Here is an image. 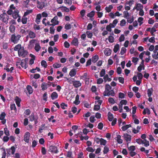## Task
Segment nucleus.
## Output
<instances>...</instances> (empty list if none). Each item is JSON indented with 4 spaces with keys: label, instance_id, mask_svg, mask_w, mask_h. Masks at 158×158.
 Segmentation results:
<instances>
[{
    "label": "nucleus",
    "instance_id": "f257e3e1",
    "mask_svg": "<svg viewBox=\"0 0 158 158\" xmlns=\"http://www.w3.org/2000/svg\"><path fill=\"white\" fill-rule=\"evenodd\" d=\"M18 53L19 56H22L23 58L26 57L28 54V52L26 50H25L24 48H23L20 50H19Z\"/></svg>",
    "mask_w": 158,
    "mask_h": 158
},
{
    "label": "nucleus",
    "instance_id": "f03ea898",
    "mask_svg": "<svg viewBox=\"0 0 158 158\" xmlns=\"http://www.w3.org/2000/svg\"><path fill=\"white\" fill-rule=\"evenodd\" d=\"M21 37V36L19 35L16 36L15 34H13L11 38V41L14 44H17Z\"/></svg>",
    "mask_w": 158,
    "mask_h": 158
},
{
    "label": "nucleus",
    "instance_id": "7ed1b4c3",
    "mask_svg": "<svg viewBox=\"0 0 158 158\" xmlns=\"http://www.w3.org/2000/svg\"><path fill=\"white\" fill-rule=\"evenodd\" d=\"M46 0H40V1H38L36 3L37 4V7L40 9H42L45 7L46 3L45 2Z\"/></svg>",
    "mask_w": 158,
    "mask_h": 158
},
{
    "label": "nucleus",
    "instance_id": "20e7f679",
    "mask_svg": "<svg viewBox=\"0 0 158 158\" xmlns=\"http://www.w3.org/2000/svg\"><path fill=\"white\" fill-rule=\"evenodd\" d=\"M48 151L52 153H57L58 152L56 147L55 146L52 145L49 146L48 149Z\"/></svg>",
    "mask_w": 158,
    "mask_h": 158
},
{
    "label": "nucleus",
    "instance_id": "39448f33",
    "mask_svg": "<svg viewBox=\"0 0 158 158\" xmlns=\"http://www.w3.org/2000/svg\"><path fill=\"white\" fill-rule=\"evenodd\" d=\"M9 19V16L8 15H0V20L6 24L8 23V21Z\"/></svg>",
    "mask_w": 158,
    "mask_h": 158
},
{
    "label": "nucleus",
    "instance_id": "423d86ee",
    "mask_svg": "<svg viewBox=\"0 0 158 158\" xmlns=\"http://www.w3.org/2000/svg\"><path fill=\"white\" fill-rule=\"evenodd\" d=\"M115 93L114 90V89L110 90L108 92L104 91L103 93V95L104 96H114Z\"/></svg>",
    "mask_w": 158,
    "mask_h": 158
},
{
    "label": "nucleus",
    "instance_id": "0eeeda50",
    "mask_svg": "<svg viewBox=\"0 0 158 158\" xmlns=\"http://www.w3.org/2000/svg\"><path fill=\"white\" fill-rule=\"evenodd\" d=\"M70 83L73 84L74 87L76 88H78L81 85V83L79 81H72Z\"/></svg>",
    "mask_w": 158,
    "mask_h": 158
},
{
    "label": "nucleus",
    "instance_id": "6e6552de",
    "mask_svg": "<svg viewBox=\"0 0 158 158\" xmlns=\"http://www.w3.org/2000/svg\"><path fill=\"white\" fill-rule=\"evenodd\" d=\"M30 134L29 132H27L25 134L24 136V140L27 143L29 142Z\"/></svg>",
    "mask_w": 158,
    "mask_h": 158
},
{
    "label": "nucleus",
    "instance_id": "1a4fd4ad",
    "mask_svg": "<svg viewBox=\"0 0 158 158\" xmlns=\"http://www.w3.org/2000/svg\"><path fill=\"white\" fill-rule=\"evenodd\" d=\"M20 64L21 66L23 68L26 69L28 66L27 64V63L26 59L22 60Z\"/></svg>",
    "mask_w": 158,
    "mask_h": 158
},
{
    "label": "nucleus",
    "instance_id": "9d476101",
    "mask_svg": "<svg viewBox=\"0 0 158 158\" xmlns=\"http://www.w3.org/2000/svg\"><path fill=\"white\" fill-rule=\"evenodd\" d=\"M123 137L125 140L127 142L131 141V136L127 134H124Z\"/></svg>",
    "mask_w": 158,
    "mask_h": 158
},
{
    "label": "nucleus",
    "instance_id": "9b49d317",
    "mask_svg": "<svg viewBox=\"0 0 158 158\" xmlns=\"http://www.w3.org/2000/svg\"><path fill=\"white\" fill-rule=\"evenodd\" d=\"M111 52L112 50L109 48H106L104 51V54L107 56L110 55Z\"/></svg>",
    "mask_w": 158,
    "mask_h": 158
},
{
    "label": "nucleus",
    "instance_id": "f8f14e48",
    "mask_svg": "<svg viewBox=\"0 0 158 158\" xmlns=\"http://www.w3.org/2000/svg\"><path fill=\"white\" fill-rule=\"evenodd\" d=\"M26 89L29 95L33 93V89L30 85H27V86Z\"/></svg>",
    "mask_w": 158,
    "mask_h": 158
},
{
    "label": "nucleus",
    "instance_id": "ddd939ff",
    "mask_svg": "<svg viewBox=\"0 0 158 158\" xmlns=\"http://www.w3.org/2000/svg\"><path fill=\"white\" fill-rule=\"evenodd\" d=\"M28 36L30 38L33 39L35 37L36 34L33 31L30 30L29 31Z\"/></svg>",
    "mask_w": 158,
    "mask_h": 158
},
{
    "label": "nucleus",
    "instance_id": "4468645a",
    "mask_svg": "<svg viewBox=\"0 0 158 158\" xmlns=\"http://www.w3.org/2000/svg\"><path fill=\"white\" fill-rule=\"evenodd\" d=\"M19 13V11L18 10H16L14 11V12L12 14V17L15 19H16L19 16L18 13Z\"/></svg>",
    "mask_w": 158,
    "mask_h": 158
},
{
    "label": "nucleus",
    "instance_id": "2eb2a0df",
    "mask_svg": "<svg viewBox=\"0 0 158 158\" xmlns=\"http://www.w3.org/2000/svg\"><path fill=\"white\" fill-rule=\"evenodd\" d=\"M51 97L52 100H54L58 98V94L56 92H53L51 94Z\"/></svg>",
    "mask_w": 158,
    "mask_h": 158
},
{
    "label": "nucleus",
    "instance_id": "dca6fc26",
    "mask_svg": "<svg viewBox=\"0 0 158 158\" xmlns=\"http://www.w3.org/2000/svg\"><path fill=\"white\" fill-rule=\"evenodd\" d=\"M108 120L110 122L112 121L113 119H114L113 114L111 113L110 112H108Z\"/></svg>",
    "mask_w": 158,
    "mask_h": 158
},
{
    "label": "nucleus",
    "instance_id": "f3484780",
    "mask_svg": "<svg viewBox=\"0 0 158 158\" xmlns=\"http://www.w3.org/2000/svg\"><path fill=\"white\" fill-rule=\"evenodd\" d=\"M99 59V56L97 54L93 56L92 57V61L93 63H96Z\"/></svg>",
    "mask_w": 158,
    "mask_h": 158
},
{
    "label": "nucleus",
    "instance_id": "a211bd4d",
    "mask_svg": "<svg viewBox=\"0 0 158 158\" xmlns=\"http://www.w3.org/2000/svg\"><path fill=\"white\" fill-rule=\"evenodd\" d=\"M71 43L74 46H78V39L77 38H74L73 40Z\"/></svg>",
    "mask_w": 158,
    "mask_h": 158
},
{
    "label": "nucleus",
    "instance_id": "6ab92c4d",
    "mask_svg": "<svg viewBox=\"0 0 158 158\" xmlns=\"http://www.w3.org/2000/svg\"><path fill=\"white\" fill-rule=\"evenodd\" d=\"M41 15L40 14H38L37 15L35 19V22L37 24L39 23L40 22V19L41 18Z\"/></svg>",
    "mask_w": 158,
    "mask_h": 158
},
{
    "label": "nucleus",
    "instance_id": "aec40b11",
    "mask_svg": "<svg viewBox=\"0 0 158 158\" xmlns=\"http://www.w3.org/2000/svg\"><path fill=\"white\" fill-rule=\"evenodd\" d=\"M46 128L47 127L45 126V124H42L41 126L40 127L39 129V132L40 133H41L42 132V130H43L46 129Z\"/></svg>",
    "mask_w": 158,
    "mask_h": 158
},
{
    "label": "nucleus",
    "instance_id": "412c9836",
    "mask_svg": "<svg viewBox=\"0 0 158 158\" xmlns=\"http://www.w3.org/2000/svg\"><path fill=\"white\" fill-rule=\"evenodd\" d=\"M76 73V70L74 69H73L70 71L69 73V75L71 77H72L75 76Z\"/></svg>",
    "mask_w": 158,
    "mask_h": 158
},
{
    "label": "nucleus",
    "instance_id": "4be33fe9",
    "mask_svg": "<svg viewBox=\"0 0 158 158\" xmlns=\"http://www.w3.org/2000/svg\"><path fill=\"white\" fill-rule=\"evenodd\" d=\"M16 104L18 107H20V102L21 101V99L19 98L18 97H16V98L15 99Z\"/></svg>",
    "mask_w": 158,
    "mask_h": 158
},
{
    "label": "nucleus",
    "instance_id": "5701e85b",
    "mask_svg": "<svg viewBox=\"0 0 158 158\" xmlns=\"http://www.w3.org/2000/svg\"><path fill=\"white\" fill-rule=\"evenodd\" d=\"M47 83L45 82H43L41 85V87L42 88V89L43 90H46L47 89Z\"/></svg>",
    "mask_w": 158,
    "mask_h": 158
},
{
    "label": "nucleus",
    "instance_id": "b1692460",
    "mask_svg": "<svg viewBox=\"0 0 158 158\" xmlns=\"http://www.w3.org/2000/svg\"><path fill=\"white\" fill-rule=\"evenodd\" d=\"M15 27L13 25H11L9 27V30L11 33H13L15 31Z\"/></svg>",
    "mask_w": 158,
    "mask_h": 158
},
{
    "label": "nucleus",
    "instance_id": "393cba45",
    "mask_svg": "<svg viewBox=\"0 0 158 158\" xmlns=\"http://www.w3.org/2000/svg\"><path fill=\"white\" fill-rule=\"evenodd\" d=\"M153 90L152 88L151 89H148L147 90V94L148 97H150L151 96Z\"/></svg>",
    "mask_w": 158,
    "mask_h": 158
},
{
    "label": "nucleus",
    "instance_id": "a878e982",
    "mask_svg": "<svg viewBox=\"0 0 158 158\" xmlns=\"http://www.w3.org/2000/svg\"><path fill=\"white\" fill-rule=\"evenodd\" d=\"M22 48H21V45L20 44H19L18 45L15 46L14 48V50L15 51H18L20 50Z\"/></svg>",
    "mask_w": 158,
    "mask_h": 158
},
{
    "label": "nucleus",
    "instance_id": "bb28decb",
    "mask_svg": "<svg viewBox=\"0 0 158 158\" xmlns=\"http://www.w3.org/2000/svg\"><path fill=\"white\" fill-rule=\"evenodd\" d=\"M36 117V116H34L33 113H32L29 117V120L31 122L33 121Z\"/></svg>",
    "mask_w": 158,
    "mask_h": 158
},
{
    "label": "nucleus",
    "instance_id": "cd10ccee",
    "mask_svg": "<svg viewBox=\"0 0 158 158\" xmlns=\"http://www.w3.org/2000/svg\"><path fill=\"white\" fill-rule=\"evenodd\" d=\"M41 48V47L40 45V44L39 43H36L35 44V50L38 52L40 50Z\"/></svg>",
    "mask_w": 158,
    "mask_h": 158
},
{
    "label": "nucleus",
    "instance_id": "c85d7f7f",
    "mask_svg": "<svg viewBox=\"0 0 158 158\" xmlns=\"http://www.w3.org/2000/svg\"><path fill=\"white\" fill-rule=\"evenodd\" d=\"M119 48V45L118 44H117L114 46L113 51L114 52L116 53L118 50Z\"/></svg>",
    "mask_w": 158,
    "mask_h": 158
},
{
    "label": "nucleus",
    "instance_id": "c756f323",
    "mask_svg": "<svg viewBox=\"0 0 158 158\" xmlns=\"http://www.w3.org/2000/svg\"><path fill=\"white\" fill-rule=\"evenodd\" d=\"M103 79L104 80L105 82H106L107 81H110L111 80V79L110 78L108 77V75L106 74L103 77Z\"/></svg>",
    "mask_w": 158,
    "mask_h": 158
},
{
    "label": "nucleus",
    "instance_id": "7c9ffc66",
    "mask_svg": "<svg viewBox=\"0 0 158 158\" xmlns=\"http://www.w3.org/2000/svg\"><path fill=\"white\" fill-rule=\"evenodd\" d=\"M147 113L148 114H150V110L148 108H146L145 109L143 110V114L144 115L146 114Z\"/></svg>",
    "mask_w": 158,
    "mask_h": 158
},
{
    "label": "nucleus",
    "instance_id": "2f4dec72",
    "mask_svg": "<svg viewBox=\"0 0 158 158\" xmlns=\"http://www.w3.org/2000/svg\"><path fill=\"white\" fill-rule=\"evenodd\" d=\"M111 86L109 84H106L105 85V91L107 92L110 91L111 89Z\"/></svg>",
    "mask_w": 158,
    "mask_h": 158
},
{
    "label": "nucleus",
    "instance_id": "473e14b6",
    "mask_svg": "<svg viewBox=\"0 0 158 158\" xmlns=\"http://www.w3.org/2000/svg\"><path fill=\"white\" fill-rule=\"evenodd\" d=\"M32 10H27L24 13L23 17H25L30 14V13H31L32 12Z\"/></svg>",
    "mask_w": 158,
    "mask_h": 158
},
{
    "label": "nucleus",
    "instance_id": "72a5a7b5",
    "mask_svg": "<svg viewBox=\"0 0 158 158\" xmlns=\"http://www.w3.org/2000/svg\"><path fill=\"white\" fill-rule=\"evenodd\" d=\"M94 15L95 12L94 11H92L88 13L87 15V16L90 18H92Z\"/></svg>",
    "mask_w": 158,
    "mask_h": 158
},
{
    "label": "nucleus",
    "instance_id": "f704fd0d",
    "mask_svg": "<svg viewBox=\"0 0 158 158\" xmlns=\"http://www.w3.org/2000/svg\"><path fill=\"white\" fill-rule=\"evenodd\" d=\"M36 69H37V71L38 72H40V69L39 68L36 67L35 69H30V72L33 73H35V70H36Z\"/></svg>",
    "mask_w": 158,
    "mask_h": 158
},
{
    "label": "nucleus",
    "instance_id": "c9c22d12",
    "mask_svg": "<svg viewBox=\"0 0 158 158\" xmlns=\"http://www.w3.org/2000/svg\"><path fill=\"white\" fill-rule=\"evenodd\" d=\"M6 116V114L4 112H2L1 114H0V120H3Z\"/></svg>",
    "mask_w": 158,
    "mask_h": 158
},
{
    "label": "nucleus",
    "instance_id": "e433bc0d",
    "mask_svg": "<svg viewBox=\"0 0 158 158\" xmlns=\"http://www.w3.org/2000/svg\"><path fill=\"white\" fill-rule=\"evenodd\" d=\"M61 64H60L55 63L53 64V66L55 68H60L61 66Z\"/></svg>",
    "mask_w": 158,
    "mask_h": 158
},
{
    "label": "nucleus",
    "instance_id": "4c0bfd02",
    "mask_svg": "<svg viewBox=\"0 0 158 158\" xmlns=\"http://www.w3.org/2000/svg\"><path fill=\"white\" fill-rule=\"evenodd\" d=\"M41 65L44 68H46L47 67V64L45 60H43L41 62Z\"/></svg>",
    "mask_w": 158,
    "mask_h": 158
},
{
    "label": "nucleus",
    "instance_id": "58836bf2",
    "mask_svg": "<svg viewBox=\"0 0 158 158\" xmlns=\"http://www.w3.org/2000/svg\"><path fill=\"white\" fill-rule=\"evenodd\" d=\"M106 140L102 138H101L100 145L105 146L106 144Z\"/></svg>",
    "mask_w": 158,
    "mask_h": 158
},
{
    "label": "nucleus",
    "instance_id": "ea45409f",
    "mask_svg": "<svg viewBox=\"0 0 158 158\" xmlns=\"http://www.w3.org/2000/svg\"><path fill=\"white\" fill-rule=\"evenodd\" d=\"M27 17L23 16L22 19V22L23 24H26L27 23Z\"/></svg>",
    "mask_w": 158,
    "mask_h": 158
},
{
    "label": "nucleus",
    "instance_id": "a19ab883",
    "mask_svg": "<svg viewBox=\"0 0 158 158\" xmlns=\"http://www.w3.org/2000/svg\"><path fill=\"white\" fill-rule=\"evenodd\" d=\"M64 28L67 30L70 29L71 28V24L69 23L66 24L65 25Z\"/></svg>",
    "mask_w": 158,
    "mask_h": 158
},
{
    "label": "nucleus",
    "instance_id": "79ce46f5",
    "mask_svg": "<svg viewBox=\"0 0 158 158\" xmlns=\"http://www.w3.org/2000/svg\"><path fill=\"white\" fill-rule=\"evenodd\" d=\"M109 148L107 146H105L104 148L103 153L104 154L107 153L109 151Z\"/></svg>",
    "mask_w": 158,
    "mask_h": 158
},
{
    "label": "nucleus",
    "instance_id": "37998d69",
    "mask_svg": "<svg viewBox=\"0 0 158 158\" xmlns=\"http://www.w3.org/2000/svg\"><path fill=\"white\" fill-rule=\"evenodd\" d=\"M127 21L128 23H132L134 20V18L133 16H131V18H127Z\"/></svg>",
    "mask_w": 158,
    "mask_h": 158
},
{
    "label": "nucleus",
    "instance_id": "c03bdc74",
    "mask_svg": "<svg viewBox=\"0 0 158 158\" xmlns=\"http://www.w3.org/2000/svg\"><path fill=\"white\" fill-rule=\"evenodd\" d=\"M86 34L87 35V37L88 38H91L93 36V34L92 32L89 31H86Z\"/></svg>",
    "mask_w": 158,
    "mask_h": 158
},
{
    "label": "nucleus",
    "instance_id": "a18cd8bd",
    "mask_svg": "<svg viewBox=\"0 0 158 158\" xmlns=\"http://www.w3.org/2000/svg\"><path fill=\"white\" fill-rule=\"evenodd\" d=\"M108 40L110 43H112L114 41V38L112 36L110 35L108 37Z\"/></svg>",
    "mask_w": 158,
    "mask_h": 158
},
{
    "label": "nucleus",
    "instance_id": "49530a36",
    "mask_svg": "<svg viewBox=\"0 0 158 158\" xmlns=\"http://www.w3.org/2000/svg\"><path fill=\"white\" fill-rule=\"evenodd\" d=\"M127 49L124 47H122L121 48V51H120V54L121 55H123L126 52Z\"/></svg>",
    "mask_w": 158,
    "mask_h": 158
},
{
    "label": "nucleus",
    "instance_id": "de8ad7c7",
    "mask_svg": "<svg viewBox=\"0 0 158 158\" xmlns=\"http://www.w3.org/2000/svg\"><path fill=\"white\" fill-rule=\"evenodd\" d=\"M127 103V101L126 100H122L120 102L119 104L123 106V105H126Z\"/></svg>",
    "mask_w": 158,
    "mask_h": 158
},
{
    "label": "nucleus",
    "instance_id": "09e8293b",
    "mask_svg": "<svg viewBox=\"0 0 158 158\" xmlns=\"http://www.w3.org/2000/svg\"><path fill=\"white\" fill-rule=\"evenodd\" d=\"M108 101L109 103L112 104H114L115 103L114 99H113V98L111 97L109 98L108 99Z\"/></svg>",
    "mask_w": 158,
    "mask_h": 158
},
{
    "label": "nucleus",
    "instance_id": "8fccbe9b",
    "mask_svg": "<svg viewBox=\"0 0 158 158\" xmlns=\"http://www.w3.org/2000/svg\"><path fill=\"white\" fill-rule=\"evenodd\" d=\"M31 85L34 86L35 88H37L38 86L36 82V81H31Z\"/></svg>",
    "mask_w": 158,
    "mask_h": 158
},
{
    "label": "nucleus",
    "instance_id": "3c124183",
    "mask_svg": "<svg viewBox=\"0 0 158 158\" xmlns=\"http://www.w3.org/2000/svg\"><path fill=\"white\" fill-rule=\"evenodd\" d=\"M128 149L130 152L133 151L135 150V147L134 146H131L128 148Z\"/></svg>",
    "mask_w": 158,
    "mask_h": 158
},
{
    "label": "nucleus",
    "instance_id": "603ef678",
    "mask_svg": "<svg viewBox=\"0 0 158 158\" xmlns=\"http://www.w3.org/2000/svg\"><path fill=\"white\" fill-rule=\"evenodd\" d=\"M86 150L89 152H94L95 150L92 147H89L86 148Z\"/></svg>",
    "mask_w": 158,
    "mask_h": 158
},
{
    "label": "nucleus",
    "instance_id": "864d4df0",
    "mask_svg": "<svg viewBox=\"0 0 158 158\" xmlns=\"http://www.w3.org/2000/svg\"><path fill=\"white\" fill-rule=\"evenodd\" d=\"M105 74V71L104 69H102L100 73V77H103Z\"/></svg>",
    "mask_w": 158,
    "mask_h": 158
},
{
    "label": "nucleus",
    "instance_id": "5fc2aeb1",
    "mask_svg": "<svg viewBox=\"0 0 158 158\" xmlns=\"http://www.w3.org/2000/svg\"><path fill=\"white\" fill-rule=\"evenodd\" d=\"M10 108L11 110H16V107L15 104H11Z\"/></svg>",
    "mask_w": 158,
    "mask_h": 158
},
{
    "label": "nucleus",
    "instance_id": "6e6d98bb",
    "mask_svg": "<svg viewBox=\"0 0 158 158\" xmlns=\"http://www.w3.org/2000/svg\"><path fill=\"white\" fill-rule=\"evenodd\" d=\"M68 105L67 104H65L64 102H62L60 104V106L61 108L63 110L65 109V108L64 107H67Z\"/></svg>",
    "mask_w": 158,
    "mask_h": 158
},
{
    "label": "nucleus",
    "instance_id": "4d7b16f0",
    "mask_svg": "<svg viewBox=\"0 0 158 158\" xmlns=\"http://www.w3.org/2000/svg\"><path fill=\"white\" fill-rule=\"evenodd\" d=\"M123 14L124 15V17L126 19H127L128 17H129L130 15L128 12L127 11H125L123 12Z\"/></svg>",
    "mask_w": 158,
    "mask_h": 158
},
{
    "label": "nucleus",
    "instance_id": "13d9d810",
    "mask_svg": "<svg viewBox=\"0 0 158 158\" xmlns=\"http://www.w3.org/2000/svg\"><path fill=\"white\" fill-rule=\"evenodd\" d=\"M118 79L119 81L122 84H123L124 83V78L122 77H118Z\"/></svg>",
    "mask_w": 158,
    "mask_h": 158
},
{
    "label": "nucleus",
    "instance_id": "bf43d9fd",
    "mask_svg": "<svg viewBox=\"0 0 158 158\" xmlns=\"http://www.w3.org/2000/svg\"><path fill=\"white\" fill-rule=\"evenodd\" d=\"M126 23V22L125 19H122L121 21H120V25L121 26H124L125 25V24Z\"/></svg>",
    "mask_w": 158,
    "mask_h": 158
},
{
    "label": "nucleus",
    "instance_id": "052dcab7",
    "mask_svg": "<svg viewBox=\"0 0 158 158\" xmlns=\"http://www.w3.org/2000/svg\"><path fill=\"white\" fill-rule=\"evenodd\" d=\"M103 81V79L102 78H99L97 79V83L98 84H100L102 83Z\"/></svg>",
    "mask_w": 158,
    "mask_h": 158
},
{
    "label": "nucleus",
    "instance_id": "680f3d73",
    "mask_svg": "<svg viewBox=\"0 0 158 158\" xmlns=\"http://www.w3.org/2000/svg\"><path fill=\"white\" fill-rule=\"evenodd\" d=\"M100 106L99 105H95L94 106V110L98 111L100 109Z\"/></svg>",
    "mask_w": 158,
    "mask_h": 158
},
{
    "label": "nucleus",
    "instance_id": "e2e57ef3",
    "mask_svg": "<svg viewBox=\"0 0 158 158\" xmlns=\"http://www.w3.org/2000/svg\"><path fill=\"white\" fill-rule=\"evenodd\" d=\"M98 127L99 129L102 130L103 127V124L101 122L99 123Z\"/></svg>",
    "mask_w": 158,
    "mask_h": 158
},
{
    "label": "nucleus",
    "instance_id": "0e129e2a",
    "mask_svg": "<svg viewBox=\"0 0 158 158\" xmlns=\"http://www.w3.org/2000/svg\"><path fill=\"white\" fill-rule=\"evenodd\" d=\"M138 60L139 59L137 57H132V62L134 63H135L136 64Z\"/></svg>",
    "mask_w": 158,
    "mask_h": 158
},
{
    "label": "nucleus",
    "instance_id": "69168bd1",
    "mask_svg": "<svg viewBox=\"0 0 158 158\" xmlns=\"http://www.w3.org/2000/svg\"><path fill=\"white\" fill-rule=\"evenodd\" d=\"M118 97L119 98H123L125 97V94L123 93L120 92L118 94Z\"/></svg>",
    "mask_w": 158,
    "mask_h": 158
},
{
    "label": "nucleus",
    "instance_id": "338daca9",
    "mask_svg": "<svg viewBox=\"0 0 158 158\" xmlns=\"http://www.w3.org/2000/svg\"><path fill=\"white\" fill-rule=\"evenodd\" d=\"M31 113V111L29 109H27L24 112V114L27 115H29Z\"/></svg>",
    "mask_w": 158,
    "mask_h": 158
},
{
    "label": "nucleus",
    "instance_id": "774afa93",
    "mask_svg": "<svg viewBox=\"0 0 158 158\" xmlns=\"http://www.w3.org/2000/svg\"><path fill=\"white\" fill-rule=\"evenodd\" d=\"M84 154L83 152H81L78 154V158H84Z\"/></svg>",
    "mask_w": 158,
    "mask_h": 158
}]
</instances>
